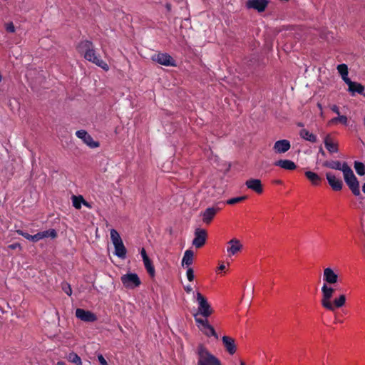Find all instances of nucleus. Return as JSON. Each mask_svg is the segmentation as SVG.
I'll return each instance as SVG.
<instances>
[{"instance_id":"nucleus-5","label":"nucleus","mask_w":365,"mask_h":365,"mask_svg":"<svg viewBox=\"0 0 365 365\" xmlns=\"http://www.w3.org/2000/svg\"><path fill=\"white\" fill-rule=\"evenodd\" d=\"M123 286L130 289L138 287L141 284V281L136 273L128 272L120 277Z\"/></svg>"},{"instance_id":"nucleus-55","label":"nucleus","mask_w":365,"mask_h":365,"mask_svg":"<svg viewBox=\"0 0 365 365\" xmlns=\"http://www.w3.org/2000/svg\"><path fill=\"white\" fill-rule=\"evenodd\" d=\"M297 125L298 127H304V123H301V122H299L297 123Z\"/></svg>"},{"instance_id":"nucleus-38","label":"nucleus","mask_w":365,"mask_h":365,"mask_svg":"<svg viewBox=\"0 0 365 365\" xmlns=\"http://www.w3.org/2000/svg\"><path fill=\"white\" fill-rule=\"evenodd\" d=\"M248 198L247 195H242L240 197H232L226 201V204L227 205H235L239 202H241Z\"/></svg>"},{"instance_id":"nucleus-6","label":"nucleus","mask_w":365,"mask_h":365,"mask_svg":"<svg viewBox=\"0 0 365 365\" xmlns=\"http://www.w3.org/2000/svg\"><path fill=\"white\" fill-rule=\"evenodd\" d=\"M152 60L165 66H176L175 60L167 53H159L153 56Z\"/></svg>"},{"instance_id":"nucleus-34","label":"nucleus","mask_w":365,"mask_h":365,"mask_svg":"<svg viewBox=\"0 0 365 365\" xmlns=\"http://www.w3.org/2000/svg\"><path fill=\"white\" fill-rule=\"evenodd\" d=\"M346 302V296L344 294H341L338 298L334 299L333 302V305L334 307V309L336 308L342 307Z\"/></svg>"},{"instance_id":"nucleus-45","label":"nucleus","mask_w":365,"mask_h":365,"mask_svg":"<svg viewBox=\"0 0 365 365\" xmlns=\"http://www.w3.org/2000/svg\"><path fill=\"white\" fill-rule=\"evenodd\" d=\"M140 254H141V256H142V258H143V261L150 259L149 257L148 256L147 253H146L145 250L144 248H143L141 250Z\"/></svg>"},{"instance_id":"nucleus-54","label":"nucleus","mask_w":365,"mask_h":365,"mask_svg":"<svg viewBox=\"0 0 365 365\" xmlns=\"http://www.w3.org/2000/svg\"><path fill=\"white\" fill-rule=\"evenodd\" d=\"M57 365H66L64 361H60L57 362Z\"/></svg>"},{"instance_id":"nucleus-3","label":"nucleus","mask_w":365,"mask_h":365,"mask_svg":"<svg viewBox=\"0 0 365 365\" xmlns=\"http://www.w3.org/2000/svg\"><path fill=\"white\" fill-rule=\"evenodd\" d=\"M196 299L198 302L197 314H200L205 318H207L213 313L210 304L208 303L207 299L200 292L196 293Z\"/></svg>"},{"instance_id":"nucleus-57","label":"nucleus","mask_w":365,"mask_h":365,"mask_svg":"<svg viewBox=\"0 0 365 365\" xmlns=\"http://www.w3.org/2000/svg\"><path fill=\"white\" fill-rule=\"evenodd\" d=\"M275 182L277 183V184H282V180H276Z\"/></svg>"},{"instance_id":"nucleus-47","label":"nucleus","mask_w":365,"mask_h":365,"mask_svg":"<svg viewBox=\"0 0 365 365\" xmlns=\"http://www.w3.org/2000/svg\"><path fill=\"white\" fill-rule=\"evenodd\" d=\"M184 289L187 293H190L192 291V288L191 287L190 285H187L184 287Z\"/></svg>"},{"instance_id":"nucleus-31","label":"nucleus","mask_w":365,"mask_h":365,"mask_svg":"<svg viewBox=\"0 0 365 365\" xmlns=\"http://www.w3.org/2000/svg\"><path fill=\"white\" fill-rule=\"evenodd\" d=\"M67 359L70 362L73 363L76 365H82L81 357L73 351L68 354Z\"/></svg>"},{"instance_id":"nucleus-35","label":"nucleus","mask_w":365,"mask_h":365,"mask_svg":"<svg viewBox=\"0 0 365 365\" xmlns=\"http://www.w3.org/2000/svg\"><path fill=\"white\" fill-rule=\"evenodd\" d=\"M41 238H46V237H51L52 239H54L57 237V232L54 229H49L48 230H45L43 232H39Z\"/></svg>"},{"instance_id":"nucleus-19","label":"nucleus","mask_w":365,"mask_h":365,"mask_svg":"<svg viewBox=\"0 0 365 365\" xmlns=\"http://www.w3.org/2000/svg\"><path fill=\"white\" fill-rule=\"evenodd\" d=\"M324 143L326 149L330 154L337 153L339 152V144L334 143L330 135H327L324 138Z\"/></svg>"},{"instance_id":"nucleus-42","label":"nucleus","mask_w":365,"mask_h":365,"mask_svg":"<svg viewBox=\"0 0 365 365\" xmlns=\"http://www.w3.org/2000/svg\"><path fill=\"white\" fill-rule=\"evenodd\" d=\"M5 29L8 33H14L15 32V26H14L13 22H11V21L6 24Z\"/></svg>"},{"instance_id":"nucleus-13","label":"nucleus","mask_w":365,"mask_h":365,"mask_svg":"<svg viewBox=\"0 0 365 365\" xmlns=\"http://www.w3.org/2000/svg\"><path fill=\"white\" fill-rule=\"evenodd\" d=\"M323 280L325 282L324 284H334L338 282L339 277L333 269L327 267L324 269Z\"/></svg>"},{"instance_id":"nucleus-7","label":"nucleus","mask_w":365,"mask_h":365,"mask_svg":"<svg viewBox=\"0 0 365 365\" xmlns=\"http://www.w3.org/2000/svg\"><path fill=\"white\" fill-rule=\"evenodd\" d=\"M269 0H248L245 6L247 9H252L259 13L264 12L268 6Z\"/></svg>"},{"instance_id":"nucleus-21","label":"nucleus","mask_w":365,"mask_h":365,"mask_svg":"<svg viewBox=\"0 0 365 365\" xmlns=\"http://www.w3.org/2000/svg\"><path fill=\"white\" fill-rule=\"evenodd\" d=\"M274 165L279 166L286 170H294L297 168L294 162L288 159H280L277 160L274 163Z\"/></svg>"},{"instance_id":"nucleus-11","label":"nucleus","mask_w":365,"mask_h":365,"mask_svg":"<svg viewBox=\"0 0 365 365\" xmlns=\"http://www.w3.org/2000/svg\"><path fill=\"white\" fill-rule=\"evenodd\" d=\"M76 135L78 138L82 139L83 143L91 148H96L100 145L99 142L93 140L91 135L85 130H77Z\"/></svg>"},{"instance_id":"nucleus-23","label":"nucleus","mask_w":365,"mask_h":365,"mask_svg":"<svg viewBox=\"0 0 365 365\" xmlns=\"http://www.w3.org/2000/svg\"><path fill=\"white\" fill-rule=\"evenodd\" d=\"M304 175L313 185H319L322 180V178L317 173L312 171H306Z\"/></svg>"},{"instance_id":"nucleus-43","label":"nucleus","mask_w":365,"mask_h":365,"mask_svg":"<svg viewBox=\"0 0 365 365\" xmlns=\"http://www.w3.org/2000/svg\"><path fill=\"white\" fill-rule=\"evenodd\" d=\"M98 359L101 365H108L107 361L105 359V358L101 354H99L98 355Z\"/></svg>"},{"instance_id":"nucleus-40","label":"nucleus","mask_w":365,"mask_h":365,"mask_svg":"<svg viewBox=\"0 0 365 365\" xmlns=\"http://www.w3.org/2000/svg\"><path fill=\"white\" fill-rule=\"evenodd\" d=\"M61 289L67 295L71 296L72 294L71 287L68 282H62Z\"/></svg>"},{"instance_id":"nucleus-48","label":"nucleus","mask_w":365,"mask_h":365,"mask_svg":"<svg viewBox=\"0 0 365 365\" xmlns=\"http://www.w3.org/2000/svg\"><path fill=\"white\" fill-rule=\"evenodd\" d=\"M319 154L322 155L323 157L326 156V153L324 152L322 146H320L319 148Z\"/></svg>"},{"instance_id":"nucleus-44","label":"nucleus","mask_w":365,"mask_h":365,"mask_svg":"<svg viewBox=\"0 0 365 365\" xmlns=\"http://www.w3.org/2000/svg\"><path fill=\"white\" fill-rule=\"evenodd\" d=\"M8 248L9 249H11V250H15L16 248H19L20 250L21 249V246L20 245V243L19 242H16V243H14V244H11V245H9L8 246Z\"/></svg>"},{"instance_id":"nucleus-27","label":"nucleus","mask_w":365,"mask_h":365,"mask_svg":"<svg viewBox=\"0 0 365 365\" xmlns=\"http://www.w3.org/2000/svg\"><path fill=\"white\" fill-rule=\"evenodd\" d=\"M299 135L302 138L311 143H316L317 140V136L314 134L309 133L308 130L304 128L300 130Z\"/></svg>"},{"instance_id":"nucleus-39","label":"nucleus","mask_w":365,"mask_h":365,"mask_svg":"<svg viewBox=\"0 0 365 365\" xmlns=\"http://www.w3.org/2000/svg\"><path fill=\"white\" fill-rule=\"evenodd\" d=\"M339 115L338 117H335V118H332L330 120V123H336L339 122L343 125H346L347 124V117L346 115Z\"/></svg>"},{"instance_id":"nucleus-36","label":"nucleus","mask_w":365,"mask_h":365,"mask_svg":"<svg viewBox=\"0 0 365 365\" xmlns=\"http://www.w3.org/2000/svg\"><path fill=\"white\" fill-rule=\"evenodd\" d=\"M110 238L113 245L123 242L119 233L115 229L110 230Z\"/></svg>"},{"instance_id":"nucleus-15","label":"nucleus","mask_w":365,"mask_h":365,"mask_svg":"<svg viewBox=\"0 0 365 365\" xmlns=\"http://www.w3.org/2000/svg\"><path fill=\"white\" fill-rule=\"evenodd\" d=\"M245 185L248 189L257 194H261L263 192V186L259 179L250 178L245 182Z\"/></svg>"},{"instance_id":"nucleus-53","label":"nucleus","mask_w":365,"mask_h":365,"mask_svg":"<svg viewBox=\"0 0 365 365\" xmlns=\"http://www.w3.org/2000/svg\"><path fill=\"white\" fill-rule=\"evenodd\" d=\"M167 230L170 235H173V228L172 227H169L168 229H167Z\"/></svg>"},{"instance_id":"nucleus-49","label":"nucleus","mask_w":365,"mask_h":365,"mask_svg":"<svg viewBox=\"0 0 365 365\" xmlns=\"http://www.w3.org/2000/svg\"><path fill=\"white\" fill-rule=\"evenodd\" d=\"M83 205H85L86 207H89L91 208V205L87 202L86 200H84L83 202Z\"/></svg>"},{"instance_id":"nucleus-37","label":"nucleus","mask_w":365,"mask_h":365,"mask_svg":"<svg viewBox=\"0 0 365 365\" xmlns=\"http://www.w3.org/2000/svg\"><path fill=\"white\" fill-rule=\"evenodd\" d=\"M198 314H197V313L195 314L194 317H195V322L202 326V327H200V329L202 331V329H205V328L209 326L210 323L207 318H205V319L197 318V316Z\"/></svg>"},{"instance_id":"nucleus-16","label":"nucleus","mask_w":365,"mask_h":365,"mask_svg":"<svg viewBox=\"0 0 365 365\" xmlns=\"http://www.w3.org/2000/svg\"><path fill=\"white\" fill-rule=\"evenodd\" d=\"M222 341L225 350L230 354L233 355L237 351L235 339L228 336H223Z\"/></svg>"},{"instance_id":"nucleus-59","label":"nucleus","mask_w":365,"mask_h":365,"mask_svg":"<svg viewBox=\"0 0 365 365\" xmlns=\"http://www.w3.org/2000/svg\"><path fill=\"white\" fill-rule=\"evenodd\" d=\"M1 79H2V76H1V75L0 74V82L1 81Z\"/></svg>"},{"instance_id":"nucleus-22","label":"nucleus","mask_w":365,"mask_h":365,"mask_svg":"<svg viewBox=\"0 0 365 365\" xmlns=\"http://www.w3.org/2000/svg\"><path fill=\"white\" fill-rule=\"evenodd\" d=\"M85 59L95 63L96 65L101 67L106 71L109 70L108 65L96 55L95 50H93V54L91 53L90 58L87 56V58H85Z\"/></svg>"},{"instance_id":"nucleus-8","label":"nucleus","mask_w":365,"mask_h":365,"mask_svg":"<svg viewBox=\"0 0 365 365\" xmlns=\"http://www.w3.org/2000/svg\"><path fill=\"white\" fill-rule=\"evenodd\" d=\"M76 49L81 54H83L84 58L91 56V53L93 54V45L92 41L85 40L81 41L77 46Z\"/></svg>"},{"instance_id":"nucleus-41","label":"nucleus","mask_w":365,"mask_h":365,"mask_svg":"<svg viewBox=\"0 0 365 365\" xmlns=\"http://www.w3.org/2000/svg\"><path fill=\"white\" fill-rule=\"evenodd\" d=\"M187 278L190 282H192L195 279L194 270L192 267H188L187 269Z\"/></svg>"},{"instance_id":"nucleus-25","label":"nucleus","mask_w":365,"mask_h":365,"mask_svg":"<svg viewBox=\"0 0 365 365\" xmlns=\"http://www.w3.org/2000/svg\"><path fill=\"white\" fill-rule=\"evenodd\" d=\"M115 251L114 254L120 259H125L126 257L127 250L124 246L123 242H120L114 245Z\"/></svg>"},{"instance_id":"nucleus-56","label":"nucleus","mask_w":365,"mask_h":365,"mask_svg":"<svg viewBox=\"0 0 365 365\" xmlns=\"http://www.w3.org/2000/svg\"><path fill=\"white\" fill-rule=\"evenodd\" d=\"M362 192L365 194V182L362 185Z\"/></svg>"},{"instance_id":"nucleus-17","label":"nucleus","mask_w":365,"mask_h":365,"mask_svg":"<svg viewBox=\"0 0 365 365\" xmlns=\"http://www.w3.org/2000/svg\"><path fill=\"white\" fill-rule=\"evenodd\" d=\"M348 86V91L349 93H351V94L352 96H354L355 93H359L360 95H363L364 96H365V93H364V86L358 83V82H355V81H349V83L346 84Z\"/></svg>"},{"instance_id":"nucleus-9","label":"nucleus","mask_w":365,"mask_h":365,"mask_svg":"<svg viewBox=\"0 0 365 365\" xmlns=\"http://www.w3.org/2000/svg\"><path fill=\"white\" fill-rule=\"evenodd\" d=\"M207 237V231L204 229L197 228L195 230V238L192 240V245L196 248H201L206 242Z\"/></svg>"},{"instance_id":"nucleus-18","label":"nucleus","mask_w":365,"mask_h":365,"mask_svg":"<svg viewBox=\"0 0 365 365\" xmlns=\"http://www.w3.org/2000/svg\"><path fill=\"white\" fill-rule=\"evenodd\" d=\"M291 148L290 142L288 140H279L275 142L273 149L277 153H284Z\"/></svg>"},{"instance_id":"nucleus-30","label":"nucleus","mask_w":365,"mask_h":365,"mask_svg":"<svg viewBox=\"0 0 365 365\" xmlns=\"http://www.w3.org/2000/svg\"><path fill=\"white\" fill-rule=\"evenodd\" d=\"M71 199H72V202H73V206L76 208V209H81V205L83 204V201H84V198L82 195H73L72 197H71Z\"/></svg>"},{"instance_id":"nucleus-52","label":"nucleus","mask_w":365,"mask_h":365,"mask_svg":"<svg viewBox=\"0 0 365 365\" xmlns=\"http://www.w3.org/2000/svg\"><path fill=\"white\" fill-rule=\"evenodd\" d=\"M218 269H219L220 270H224V269H225V266L223 264H220V267H218Z\"/></svg>"},{"instance_id":"nucleus-10","label":"nucleus","mask_w":365,"mask_h":365,"mask_svg":"<svg viewBox=\"0 0 365 365\" xmlns=\"http://www.w3.org/2000/svg\"><path fill=\"white\" fill-rule=\"evenodd\" d=\"M76 317L86 322H94L98 319L97 316L93 312L81 308L76 309Z\"/></svg>"},{"instance_id":"nucleus-4","label":"nucleus","mask_w":365,"mask_h":365,"mask_svg":"<svg viewBox=\"0 0 365 365\" xmlns=\"http://www.w3.org/2000/svg\"><path fill=\"white\" fill-rule=\"evenodd\" d=\"M335 289L332 287H329L327 284H324L322 287V305L329 311H334V307L331 302V299L332 298Z\"/></svg>"},{"instance_id":"nucleus-32","label":"nucleus","mask_w":365,"mask_h":365,"mask_svg":"<svg viewBox=\"0 0 365 365\" xmlns=\"http://www.w3.org/2000/svg\"><path fill=\"white\" fill-rule=\"evenodd\" d=\"M354 168L359 175L363 176L365 175V165L362 162L354 161Z\"/></svg>"},{"instance_id":"nucleus-50","label":"nucleus","mask_w":365,"mask_h":365,"mask_svg":"<svg viewBox=\"0 0 365 365\" xmlns=\"http://www.w3.org/2000/svg\"><path fill=\"white\" fill-rule=\"evenodd\" d=\"M165 8L167 9V10H168V11H170L171 10V4H168H168H166V5H165Z\"/></svg>"},{"instance_id":"nucleus-12","label":"nucleus","mask_w":365,"mask_h":365,"mask_svg":"<svg viewBox=\"0 0 365 365\" xmlns=\"http://www.w3.org/2000/svg\"><path fill=\"white\" fill-rule=\"evenodd\" d=\"M326 178L329 186L334 191H340L344 187L343 181L336 177L332 173H327Z\"/></svg>"},{"instance_id":"nucleus-1","label":"nucleus","mask_w":365,"mask_h":365,"mask_svg":"<svg viewBox=\"0 0 365 365\" xmlns=\"http://www.w3.org/2000/svg\"><path fill=\"white\" fill-rule=\"evenodd\" d=\"M322 166L342 171L344 182L353 195L356 197L361 196L359 181L346 162H344L341 165L339 160H325Z\"/></svg>"},{"instance_id":"nucleus-28","label":"nucleus","mask_w":365,"mask_h":365,"mask_svg":"<svg viewBox=\"0 0 365 365\" xmlns=\"http://www.w3.org/2000/svg\"><path fill=\"white\" fill-rule=\"evenodd\" d=\"M19 235L23 236L26 240H31L32 242H38V240H41L40 232L36 233L34 235H31L27 232H24V231L21 230H18L16 231Z\"/></svg>"},{"instance_id":"nucleus-20","label":"nucleus","mask_w":365,"mask_h":365,"mask_svg":"<svg viewBox=\"0 0 365 365\" xmlns=\"http://www.w3.org/2000/svg\"><path fill=\"white\" fill-rule=\"evenodd\" d=\"M227 244L230 245L227 249V252L230 253V255H234L238 252L241 251L242 249V245L241 244L240 241L236 238H233L230 240Z\"/></svg>"},{"instance_id":"nucleus-60","label":"nucleus","mask_w":365,"mask_h":365,"mask_svg":"<svg viewBox=\"0 0 365 365\" xmlns=\"http://www.w3.org/2000/svg\"><path fill=\"white\" fill-rule=\"evenodd\" d=\"M1 204V200H0V205Z\"/></svg>"},{"instance_id":"nucleus-24","label":"nucleus","mask_w":365,"mask_h":365,"mask_svg":"<svg viewBox=\"0 0 365 365\" xmlns=\"http://www.w3.org/2000/svg\"><path fill=\"white\" fill-rule=\"evenodd\" d=\"M337 70L339 74L341 75L343 81L345 82L346 84H348L349 81L351 80L348 77L349 71L347 65L345 63L339 64L337 66Z\"/></svg>"},{"instance_id":"nucleus-33","label":"nucleus","mask_w":365,"mask_h":365,"mask_svg":"<svg viewBox=\"0 0 365 365\" xmlns=\"http://www.w3.org/2000/svg\"><path fill=\"white\" fill-rule=\"evenodd\" d=\"M202 331L204 333V334L208 337L210 336H214L216 339H218L219 336L217 332L215 331L214 327L209 324L208 327L205 328V329H202Z\"/></svg>"},{"instance_id":"nucleus-58","label":"nucleus","mask_w":365,"mask_h":365,"mask_svg":"<svg viewBox=\"0 0 365 365\" xmlns=\"http://www.w3.org/2000/svg\"><path fill=\"white\" fill-rule=\"evenodd\" d=\"M240 365H245V363L243 361H240Z\"/></svg>"},{"instance_id":"nucleus-29","label":"nucleus","mask_w":365,"mask_h":365,"mask_svg":"<svg viewBox=\"0 0 365 365\" xmlns=\"http://www.w3.org/2000/svg\"><path fill=\"white\" fill-rule=\"evenodd\" d=\"M143 264L149 276L153 279L155 275V271L152 260L150 259L143 260Z\"/></svg>"},{"instance_id":"nucleus-46","label":"nucleus","mask_w":365,"mask_h":365,"mask_svg":"<svg viewBox=\"0 0 365 365\" xmlns=\"http://www.w3.org/2000/svg\"><path fill=\"white\" fill-rule=\"evenodd\" d=\"M331 110L333 112H334L335 113H336L337 115H339L340 113H339V109L338 108V106L336 105H333L331 108Z\"/></svg>"},{"instance_id":"nucleus-2","label":"nucleus","mask_w":365,"mask_h":365,"mask_svg":"<svg viewBox=\"0 0 365 365\" xmlns=\"http://www.w3.org/2000/svg\"><path fill=\"white\" fill-rule=\"evenodd\" d=\"M197 354V365H222L220 360L212 354L202 344L198 345Z\"/></svg>"},{"instance_id":"nucleus-26","label":"nucleus","mask_w":365,"mask_h":365,"mask_svg":"<svg viewBox=\"0 0 365 365\" xmlns=\"http://www.w3.org/2000/svg\"><path fill=\"white\" fill-rule=\"evenodd\" d=\"M194 252L191 250H187L185 252L183 258L182 259V265H185L189 267L193 262Z\"/></svg>"},{"instance_id":"nucleus-51","label":"nucleus","mask_w":365,"mask_h":365,"mask_svg":"<svg viewBox=\"0 0 365 365\" xmlns=\"http://www.w3.org/2000/svg\"><path fill=\"white\" fill-rule=\"evenodd\" d=\"M317 107L320 109L321 110V115H322L323 113H322V106L321 103H317Z\"/></svg>"},{"instance_id":"nucleus-14","label":"nucleus","mask_w":365,"mask_h":365,"mask_svg":"<svg viewBox=\"0 0 365 365\" xmlns=\"http://www.w3.org/2000/svg\"><path fill=\"white\" fill-rule=\"evenodd\" d=\"M220 210L221 208L217 207V205L207 207V209H205V210L202 213L203 222L206 224H210L213 220L217 212Z\"/></svg>"}]
</instances>
